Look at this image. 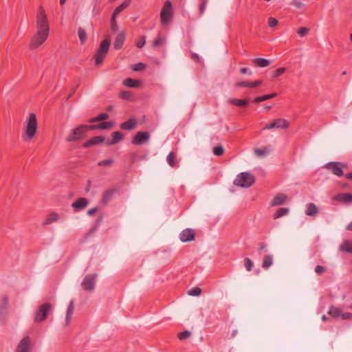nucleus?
Segmentation results:
<instances>
[{
	"mask_svg": "<svg viewBox=\"0 0 352 352\" xmlns=\"http://www.w3.org/2000/svg\"><path fill=\"white\" fill-rule=\"evenodd\" d=\"M146 65L142 63H139L133 65V69L134 71H142L145 69Z\"/></svg>",
	"mask_w": 352,
	"mask_h": 352,
	"instance_id": "864d4df0",
	"label": "nucleus"
},
{
	"mask_svg": "<svg viewBox=\"0 0 352 352\" xmlns=\"http://www.w3.org/2000/svg\"><path fill=\"white\" fill-rule=\"evenodd\" d=\"M78 34L81 44H83L87 41V33L82 28H79L78 30Z\"/></svg>",
	"mask_w": 352,
	"mask_h": 352,
	"instance_id": "c9c22d12",
	"label": "nucleus"
},
{
	"mask_svg": "<svg viewBox=\"0 0 352 352\" xmlns=\"http://www.w3.org/2000/svg\"><path fill=\"white\" fill-rule=\"evenodd\" d=\"M229 102L232 104L236 105L240 107H245L248 104V99H230Z\"/></svg>",
	"mask_w": 352,
	"mask_h": 352,
	"instance_id": "cd10ccee",
	"label": "nucleus"
},
{
	"mask_svg": "<svg viewBox=\"0 0 352 352\" xmlns=\"http://www.w3.org/2000/svg\"><path fill=\"white\" fill-rule=\"evenodd\" d=\"M191 336V333L190 331H188V330H186V331H184L182 332H180L179 334H178V338L180 340H186L188 338H190Z\"/></svg>",
	"mask_w": 352,
	"mask_h": 352,
	"instance_id": "ea45409f",
	"label": "nucleus"
},
{
	"mask_svg": "<svg viewBox=\"0 0 352 352\" xmlns=\"http://www.w3.org/2000/svg\"><path fill=\"white\" fill-rule=\"evenodd\" d=\"M289 126L287 120L283 118H278L274 120L272 122L267 124L263 129H287Z\"/></svg>",
	"mask_w": 352,
	"mask_h": 352,
	"instance_id": "9d476101",
	"label": "nucleus"
},
{
	"mask_svg": "<svg viewBox=\"0 0 352 352\" xmlns=\"http://www.w3.org/2000/svg\"><path fill=\"white\" fill-rule=\"evenodd\" d=\"M267 23L270 28H274L278 24V20L274 17H270Z\"/></svg>",
	"mask_w": 352,
	"mask_h": 352,
	"instance_id": "603ef678",
	"label": "nucleus"
},
{
	"mask_svg": "<svg viewBox=\"0 0 352 352\" xmlns=\"http://www.w3.org/2000/svg\"><path fill=\"white\" fill-rule=\"evenodd\" d=\"M109 117V114H107L106 113H100L98 116L89 119V122L94 123V122H97L99 121L105 120L108 119Z\"/></svg>",
	"mask_w": 352,
	"mask_h": 352,
	"instance_id": "473e14b6",
	"label": "nucleus"
},
{
	"mask_svg": "<svg viewBox=\"0 0 352 352\" xmlns=\"http://www.w3.org/2000/svg\"><path fill=\"white\" fill-rule=\"evenodd\" d=\"M201 289L199 287H195L192 288L191 289H190L188 291V294L190 296H198L201 294Z\"/></svg>",
	"mask_w": 352,
	"mask_h": 352,
	"instance_id": "58836bf2",
	"label": "nucleus"
},
{
	"mask_svg": "<svg viewBox=\"0 0 352 352\" xmlns=\"http://www.w3.org/2000/svg\"><path fill=\"white\" fill-rule=\"evenodd\" d=\"M345 250L348 252L352 253V248H346Z\"/></svg>",
	"mask_w": 352,
	"mask_h": 352,
	"instance_id": "774afa93",
	"label": "nucleus"
},
{
	"mask_svg": "<svg viewBox=\"0 0 352 352\" xmlns=\"http://www.w3.org/2000/svg\"><path fill=\"white\" fill-rule=\"evenodd\" d=\"M114 161L113 159H107L104 160H102L98 162V165L99 166H109L113 164Z\"/></svg>",
	"mask_w": 352,
	"mask_h": 352,
	"instance_id": "c03bdc74",
	"label": "nucleus"
},
{
	"mask_svg": "<svg viewBox=\"0 0 352 352\" xmlns=\"http://www.w3.org/2000/svg\"><path fill=\"white\" fill-rule=\"evenodd\" d=\"M96 278H97L96 274H91L87 275L84 278V279L81 283L82 288L85 291H87V292L93 291L95 288V283H96Z\"/></svg>",
	"mask_w": 352,
	"mask_h": 352,
	"instance_id": "1a4fd4ad",
	"label": "nucleus"
},
{
	"mask_svg": "<svg viewBox=\"0 0 352 352\" xmlns=\"http://www.w3.org/2000/svg\"><path fill=\"white\" fill-rule=\"evenodd\" d=\"M36 33L32 37L30 48L35 50L45 42L49 36L50 27L44 8L41 6L36 15Z\"/></svg>",
	"mask_w": 352,
	"mask_h": 352,
	"instance_id": "f257e3e1",
	"label": "nucleus"
},
{
	"mask_svg": "<svg viewBox=\"0 0 352 352\" xmlns=\"http://www.w3.org/2000/svg\"><path fill=\"white\" fill-rule=\"evenodd\" d=\"M8 305V297L7 296H2L1 304L0 305V312L2 310L6 309Z\"/></svg>",
	"mask_w": 352,
	"mask_h": 352,
	"instance_id": "a19ab883",
	"label": "nucleus"
},
{
	"mask_svg": "<svg viewBox=\"0 0 352 352\" xmlns=\"http://www.w3.org/2000/svg\"><path fill=\"white\" fill-rule=\"evenodd\" d=\"M116 17L117 16H114V15L112 14L111 19V30L113 32H116L118 30V25L116 20Z\"/></svg>",
	"mask_w": 352,
	"mask_h": 352,
	"instance_id": "37998d69",
	"label": "nucleus"
},
{
	"mask_svg": "<svg viewBox=\"0 0 352 352\" xmlns=\"http://www.w3.org/2000/svg\"><path fill=\"white\" fill-rule=\"evenodd\" d=\"M137 126V120L135 118H132L129 119L127 121L122 123L120 126V129L122 130H133Z\"/></svg>",
	"mask_w": 352,
	"mask_h": 352,
	"instance_id": "f3484780",
	"label": "nucleus"
},
{
	"mask_svg": "<svg viewBox=\"0 0 352 352\" xmlns=\"http://www.w3.org/2000/svg\"><path fill=\"white\" fill-rule=\"evenodd\" d=\"M289 212V208H280L277 210L276 213L274 214L273 218L274 219H278L281 217H283L287 214Z\"/></svg>",
	"mask_w": 352,
	"mask_h": 352,
	"instance_id": "72a5a7b5",
	"label": "nucleus"
},
{
	"mask_svg": "<svg viewBox=\"0 0 352 352\" xmlns=\"http://www.w3.org/2000/svg\"><path fill=\"white\" fill-rule=\"evenodd\" d=\"M286 71L285 67H280L275 70L273 73V78H276L283 74Z\"/></svg>",
	"mask_w": 352,
	"mask_h": 352,
	"instance_id": "09e8293b",
	"label": "nucleus"
},
{
	"mask_svg": "<svg viewBox=\"0 0 352 352\" xmlns=\"http://www.w3.org/2000/svg\"><path fill=\"white\" fill-rule=\"evenodd\" d=\"M309 32V28H304V27H302V28H300L298 30H297V33L301 36V37H303L305 36H306Z\"/></svg>",
	"mask_w": 352,
	"mask_h": 352,
	"instance_id": "8fccbe9b",
	"label": "nucleus"
},
{
	"mask_svg": "<svg viewBox=\"0 0 352 352\" xmlns=\"http://www.w3.org/2000/svg\"><path fill=\"white\" fill-rule=\"evenodd\" d=\"M328 314L333 318H338L341 314V310L338 307L332 306L330 307Z\"/></svg>",
	"mask_w": 352,
	"mask_h": 352,
	"instance_id": "e433bc0d",
	"label": "nucleus"
},
{
	"mask_svg": "<svg viewBox=\"0 0 352 352\" xmlns=\"http://www.w3.org/2000/svg\"><path fill=\"white\" fill-rule=\"evenodd\" d=\"M270 151L271 147L269 146L263 148H256L254 151V153L258 157L266 156Z\"/></svg>",
	"mask_w": 352,
	"mask_h": 352,
	"instance_id": "a878e982",
	"label": "nucleus"
},
{
	"mask_svg": "<svg viewBox=\"0 0 352 352\" xmlns=\"http://www.w3.org/2000/svg\"><path fill=\"white\" fill-rule=\"evenodd\" d=\"M176 155L173 152H170L167 156V162L173 168L177 167L178 164L175 162Z\"/></svg>",
	"mask_w": 352,
	"mask_h": 352,
	"instance_id": "f704fd0d",
	"label": "nucleus"
},
{
	"mask_svg": "<svg viewBox=\"0 0 352 352\" xmlns=\"http://www.w3.org/2000/svg\"><path fill=\"white\" fill-rule=\"evenodd\" d=\"M346 165L339 162H330L324 166V168L329 170L336 176L341 177L344 175L342 168Z\"/></svg>",
	"mask_w": 352,
	"mask_h": 352,
	"instance_id": "6e6552de",
	"label": "nucleus"
},
{
	"mask_svg": "<svg viewBox=\"0 0 352 352\" xmlns=\"http://www.w3.org/2000/svg\"><path fill=\"white\" fill-rule=\"evenodd\" d=\"M191 58L196 62V63H199L200 59H199V57L198 56V54H195V53H192L191 54Z\"/></svg>",
	"mask_w": 352,
	"mask_h": 352,
	"instance_id": "052dcab7",
	"label": "nucleus"
},
{
	"mask_svg": "<svg viewBox=\"0 0 352 352\" xmlns=\"http://www.w3.org/2000/svg\"><path fill=\"white\" fill-rule=\"evenodd\" d=\"M342 318L344 319V320H348V319H351L352 318V314L351 313H344L343 314H342Z\"/></svg>",
	"mask_w": 352,
	"mask_h": 352,
	"instance_id": "13d9d810",
	"label": "nucleus"
},
{
	"mask_svg": "<svg viewBox=\"0 0 352 352\" xmlns=\"http://www.w3.org/2000/svg\"><path fill=\"white\" fill-rule=\"evenodd\" d=\"M51 309L52 305L50 303H44L39 306L35 313L34 321L36 322L44 321Z\"/></svg>",
	"mask_w": 352,
	"mask_h": 352,
	"instance_id": "423d86ee",
	"label": "nucleus"
},
{
	"mask_svg": "<svg viewBox=\"0 0 352 352\" xmlns=\"http://www.w3.org/2000/svg\"><path fill=\"white\" fill-rule=\"evenodd\" d=\"M165 42V38H162L160 35L157 36L156 39L153 41V47H157Z\"/></svg>",
	"mask_w": 352,
	"mask_h": 352,
	"instance_id": "79ce46f5",
	"label": "nucleus"
},
{
	"mask_svg": "<svg viewBox=\"0 0 352 352\" xmlns=\"http://www.w3.org/2000/svg\"><path fill=\"white\" fill-rule=\"evenodd\" d=\"M90 126L87 124H80L71 130L67 135L65 140L67 142H73L80 141L87 136L88 131H91Z\"/></svg>",
	"mask_w": 352,
	"mask_h": 352,
	"instance_id": "7ed1b4c3",
	"label": "nucleus"
},
{
	"mask_svg": "<svg viewBox=\"0 0 352 352\" xmlns=\"http://www.w3.org/2000/svg\"><path fill=\"white\" fill-rule=\"evenodd\" d=\"M146 43V36H142L136 43V46L138 48H142Z\"/></svg>",
	"mask_w": 352,
	"mask_h": 352,
	"instance_id": "3c124183",
	"label": "nucleus"
},
{
	"mask_svg": "<svg viewBox=\"0 0 352 352\" xmlns=\"http://www.w3.org/2000/svg\"><path fill=\"white\" fill-rule=\"evenodd\" d=\"M236 334H237V331H236V330H234V331L232 332L231 337H232V338H234Z\"/></svg>",
	"mask_w": 352,
	"mask_h": 352,
	"instance_id": "338daca9",
	"label": "nucleus"
},
{
	"mask_svg": "<svg viewBox=\"0 0 352 352\" xmlns=\"http://www.w3.org/2000/svg\"><path fill=\"white\" fill-rule=\"evenodd\" d=\"M124 85L128 87H138L140 85V81L138 80L127 78L123 81Z\"/></svg>",
	"mask_w": 352,
	"mask_h": 352,
	"instance_id": "bb28decb",
	"label": "nucleus"
},
{
	"mask_svg": "<svg viewBox=\"0 0 352 352\" xmlns=\"http://www.w3.org/2000/svg\"><path fill=\"white\" fill-rule=\"evenodd\" d=\"M244 265L248 271H251L253 267V262L249 258H245L244 259Z\"/></svg>",
	"mask_w": 352,
	"mask_h": 352,
	"instance_id": "49530a36",
	"label": "nucleus"
},
{
	"mask_svg": "<svg viewBox=\"0 0 352 352\" xmlns=\"http://www.w3.org/2000/svg\"><path fill=\"white\" fill-rule=\"evenodd\" d=\"M346 177L350 180H352V173H348L346 175Z\"/></svg>",
	"mask_w": 352,
	"mask_h": 352,
	"instance_id": "69168bd1",
	"label": "nucleus"
},
{
	"mask_svg": "<svg viewBox=\"0 0 352 352\" xmlns=\"http://www.w3.org/2000/svg\"><path fill=\"white\" fill-rule=\"evenodd\" d=\"M255 182L254 177L249 173L243 172L237 175L234 184L242 188H249Z\"/></svg>",
	"mask_w": 352,
	"mask_h": 352,
	"instance_id": "39448f33",
	"label": "nucleus"
},
{
	"mask_svg": "<svg viewBox=\"0 0 352 352\" xmlns=\"http://www.w3.org/2000/svg\"><path fill=\"white\" fill-rule=\"evenodd\" d=\"M195 232L194 230L186 228L179 234V239L182 242L192 241L195 239Z\"/></svg>",
	"mask_w": 352,
	"mask_h": 352,
	"instance_id": "ddd939ff",
	"label": "nucleus"
},
{
	"mask_svg": "<svg viewBox=\"0 0 352 352\" xmlns=\"http://www.w3.org/2000/svg\"><path fill=\"white\" fill-rule=\"evenodd\" d=\"M119 96L120 98L124 99V100H131V94L130 91H122L120 93Z\"/></svg>",
	"mask_w": 352,
	"mask_h": 352,
	"instance_id": "de8ad7c7",
	"label": "nucleus"
},
{
	"mask_svg": "<svg viewBox=\"0 0 352 352\" xmlns=\"http://www.w3.org/2000/svg\"><path fill=\"white\" fill-rule=\"evenodd\" d=\"M213 153L217 156H221L224 153V148L222 146H217L214 147Z\"/></svg>",
	"mask_w": 352,
	"mask_h": 352,
	"instance_id": "a18cd8bd",
	"label": "nucleus"
},
{
	"mask_svg": "<svg viewBox=\"0 0 352 352\" xmlns=\"http://www.w3.org/2000/svg\"><path fill=\"white\" fill-rule=\"evenodd\" d=\"M129 6V3L126 1L123 2L121 5L118 6L113 11V15L117 16L123 10H124Z\"/></svg>",
	"mask_w": 352,
	"mask_h": 352,
	"instance_id": "4c0bfd02",
	"label": "nucleus"
},
{
	"mask_svg": "<svg viewBox=\"0 0 352 352\" xmlns=\"http://www.w3.org/2000/svg\"><path fill=\"white\" fill-rule=\"evenodd\" d=\"M59 219V214L55 212H51L47 216L45 221L43 222L44 225L50 224L53 222H56Z\"/></svg>",
	"mask_w": 352,
	"mask_h": 352,
	"instance_id": "c756f323",
	"label": "nucleus"
},
{
	"mask_svg": "<svg viewBox=\"0 0 352 352\" xmlns=\"http://www.w3.org/2000/svg\"><path fill=\"white\" fill-rule=\"evenodd\" d=\"M31 339L29 336H25L18 344L15 352H31Z\"/></svg>",
	"mask_w": 352,
	"mask_h": 352,
	"instance_id": "9b49d317",
	"label": "nucleus"
},
{
	"mask_svg": "<svg viewBox=\"0 0 352 352\" xmlns=\"http://www.w3.org/2000/svg\"><path fill=\"white\" fill-rule=\"evenodd\" d=\"M111 140H107L106 142V144L107 146H111L118 142H120L123 138V134L120 131H115L111 134Z\"/></svg>",
	"mask_w": 352,
	"mask_h": 352,
	"instance_id": "a211bd4d",
	"label": "nucleus"
},
{
	"mask_svg": "<svg viewBox=\"0 0 352 352\" xmlns=\"http://www.w3.org/2000/svg\"><path fill=\"white\" fill-rule=\"evenodd\" d=\"M118 192L117 188H112L105 190L102 195V203L107 204L111 199L113 195Z\"/></svg>",
	"mask_w": 352,
	"mask_h": 352,
	"instance_id": "aec40b11",
	"label": "nucleus"
},
{
	"mask_svg": "<svg viewBox=\"0 0 352 352\" xmlns=\"http://www.w3.org/2000/svg\"><path fill=\"white\" fill-rule=\"evenodd\" d=\"M173 16L172 3L169 0L165 1L164 5L162 9L160 17L161 21L163 24H167L170 21Z\"/></svg>",
	"mask_w": 352,
	"mask_h": 352,
	"instance_id": "0eeeda50",
	"label": "nucleus"
},
{
	"mask_svg": "<svg viewBox=\"0 0 352 352\" xmlns=\"http://www.w3.org/2000/svg\"><path fill=\"white\" fill-rule=\"evenodd\" d=\"M287 197L285 194L278 193L272 200L270 205L272 206L282 205L287 199Z\"/></svg>",
	"mask_w": 352,
	"mask_h": 352,
	"instance_id": "412c9836",
	"label": "nucleus"
},
{
	"mask_svg": "<svg viewBox=\"0 0 352 352\" xmlns=\"http://www.w3.org/2000/svg\"><path fill=\"white\" fill-rule=\"evenodd\" d=\"M265 248H266V244L261 243L259 245L258 250H259V252H262V251H264Z\"/></svg>",
	"mask_w": 352,
	"mask_h": 352,
	"instance_id": "680f3d73",
	"label": "nucleus"
},
{
	"mask_svg": "<svg viewBox=\"0 0 352 352\" xmlns=\"http://www.w3.org/2000/svg\"><path fill=\"white\" fill-rule=\"evenodd\" d=\"M206 4H207V0H203L202 3H201L200 7H199L200 13H203L204 12Z\"/></svg>",
	"mask_w": 352,
	"mask_h": 352,
	"instance_id": "4d7b16f0",
	"label": "nucleus"
},
{
	"mask_svg": "<svg viewBox=\"0 0 352 352\" xmlns=\"http://www.w3.org/2000/svg\"><path fill=\"white\" fill-rule=\"evenodd\" d=\"M277 95L276 93H273V94H267V95H263V96H258V97H256L254 99V102L255 103H258V102H263V101H265V100H269V99H271V98H274V97H276Z\"/></svg>",
	"mask_w": 352,
	"mask_h": 352,
	"instance_id": "7c9ffc66",
	"label": "nucleus"
},
{
	"mask_svg": "<svg viewBox=\"0 0 352 352\" xmlns=\"http://www.w3.org/2000/svg\"><path fill=\"white\" fill-rule=\"evenodd\" d=\"M125 41V34L124 32H120L115 38L113 47L118 50L122 48Z\"/></svg>",
	"mask_w": 352,
	"mask_h": 352,
	"instance_id": "6ab92c4d",
	"label": "nucleus"
},
{
	"mask_svg": "<svg viewBox=\"0 0 352 352\" xmlns=\"http://www.w3.org/2000/svg\"><path fill=\"white\" fill-rule=\"evenodd\" d=\"M326 271V269L322 265H316L315 268V272L317 274L320 275L322 273H324Z\"/></svg>",
	"mask_w": 352,
	"mask_h": 352,
	"instance_id": "6e6d98bb",
	"label": "nucleus"
},
{
	"mask_svg": "<svg viewBox=\"0 0 352 352\" xmlns=\"http://www.w3.org/2000/svg\"><path fill=\"white\" fill-rule=\"evenodd\" d=\"M335 199L340 201L344 203L352 202V194L351 193H340L335 197Z\"/></svg>",
	"mask_w": 352,
	"mask_h": 352,
	"instance_id": "5701e85b",
	"label": "nucleus"
},
{
	"mask_svg": "<svg viewBox=\"0 0 352 352\" xmlns=\"http://www.w3.org/2000/svg\"><path fill=\"white\" fill-rule=\"evenodd\" d=\"M98 210V208L97 207H95V208H91L89 209L88 211H87V214L89 215V216H91L93 215L94 214H95L96 212V211Z\"/></svg>",
	"mask_w": 352,
	"mask_h": 352,
	"instance_id": "bf43d9fd",
	"label": "nucleus"
},
{
	"mask_svg": "<svg viewBox=\"0 0 352 352\" xmlns=\"http://www.w3.org/2000/svg\"><path fill=\"white\" fill-rule=\"evenodd\" d=\"M111 44V40L109 38H106L103 40L97 50L94 57L96 65H100L104 60L106 55L107 54Z\"/></svg>",
	"mask_w": 352,
	"mask_h": 352,
	"instance_id": "20e7f679",
	"label": "nucleus"
},
{
	"mask_svg": "<svg viewBox=\"0 0 352 352\" xmlns=\"http://www.w3.org/2000/svg\"><path fill=\"white\" fill-rule=\"evenodd\" d=\"M253 63L258 67H266L270 65V61L264 58H256L252 59Z\"/></svg>",
	"mask_w": 352,
	"mask_h": 352,
	"instance_id": "b1692460",
	"label": "nucleus"
},
{
	"mask_svg": "<svg viewBox=\"0 0 352 352\" xmlns=\"http://www.w3.org/2000/svg\"><path fill=\"white\" fill-rule=\"evenodd\" d=\"M150 138V133L147 131H138L133 138L131 143L134 145H142L147 142Z\"/></svg>",
	"mask_w": 352,
	"mask_h": 352,
	"instance_id": "f8f14e48",
	"label": "nucleus"
},
{
	"mask_svg": "<svg viewBox=\"0 0 352 352\" xmlns=\"http://www.w3.org/2000/svg\"><path fill=\"white\" fill-rule=\"evenodd\" d=\"M318 212V208L313 203H309L307 205L306 214L308 216H316Z\"/></svg>",
	"mask_w": 352,
	"mask_h": 352,
	"instance_id": "393cba45",
	"label": "nucleus"
},
{
	"mask_svg": "<svg viewBox=\"0 0 352 352\" xmlns=\"http://www.w3.org/2000/svg\"><path fill=\"white\" fill-rule=\"evenodd\" d=\"M88 204L89 201L87 199L81 197L73 202L72 206L74 208L75 211L78 212L86 208Z\"/></svg>",
	"mask_w": 352,
	"mask_h": 352,
	"instance_id": "4468645a",
	"label": "nucleus"
},
{
	"mask_svg": "<svg viewBox=\"0 0 352 352\" xmlns=\"http://www.w3.org/2000/svg\"><path fill=\"white\" fill-rule=\"evenodd\" d=\"M291 4L298 9L302 8L305 6V4L298 0H293Z\"/></svg>",
	"mask_w": 352,
	"mask_h": 352,
	"instance_id": "5fc2aeb1",
	"label": "nucleus"
},
{
	"mask_svg": "<svg viewBox=\"0 0 352 352\" xmlns=\"http://www.w3.org/2000/svg\"><path fill=\"white\" fill-rule=\"evenodd\" d=\"M248 72V69L246 68V67H242V68L240 69V72L242 74H247Z\"/></svg>",
	"mask_w": 352,
	"mask_h": 352,
	"instance_id": "e2e57ef3",
	"label": "nucleus"
},
{
	"mask_svg": "<svg viewBox=\"0 0 352 352\" xmlns=\"http://www.w3.org/2000/svg\"><path fill=\"white\" fill-rule=\"evenodd\" d=\"M113 125V124L112 122H102L98 124L89 125V129L91 131L96 129H108L112 128Z\"/></svg>",
	"mask_w": 352,
	"mask_h": 352,
	"instance_id": "4be33fe9",
	"label": "nucleus"
},
{
	"mask_svg": "<svg viewBox=\"0 0 352 352\" xmlns=\"http://www.w3.org/2000/svg\"><path fill=\"white\" fill-rule=\"evenodd\" d=\"M262 80H258L254 82L241 81L235 83L236 87H258L262 83Z\"/></svg>",
	"mask_w": 352,
	"mask_h": 352,
	"instance_id": "dca6fc26",
	"label": "nucleus"
},
{
	"mask_svg": "<svg viewBox=\"0 0 352 352\" xmlns=\"http://www.w3.org/2000/svg\"><path fill=\"white\" fill-rule=\"evenodd\" d=\"M37 129L38 122L36 114L30 113L24 122L23 140L26 142L32 140L37 132Z\"/></svg>",
	"mask_w": 352,
	"mask_h": 352,
	"instance_id": "f03ea898",
	"label": "nucleus"
},
{
	"mask_svg": "<svg viewBox=\"0 0 352 352\" xmlns=\"http://www.w3.org/2000/svg\"><path fill=\"white\" fill-rule=\"evenodd\" d=\"M74 313V300H72L67 307L65 317L66 325L69 323L72 316Z\"/></svg>",
	"mask_w": 352,
	"mask_h": 352,
	"instance_id": "2f4dec72",
	"label": "nucleus"
},
{
	"mask_svg": "<svg viewBox=\"0 0 352 352\" xmlns=\"http://www.w3.org/2000/svg\"><path fill=\"white\" fill-rule=\"evenodd\" d=\"M105 138L103 136H95L85 142L82 146L88 148L94 145L100 144L104 142Z\"/></svg>",
	"mask_w": 352,
	"mask_h": 352,
	"instance_id": "2eb2a0df",
	"label": "nucleus"
},
{
	"mask_svg": "<svg viewBox=\"0 0 352 352\" xmlns=\"http://www.w3.org/2000/svg\"><path fill=\"white\" fill-rule=\"evenodd\" d=\"M94 232V228H92L89 233L85 236V238L89 237L91 234H92Z\"/></svg>",
	"mask_w": 352,
	"mask_h": 352,
	"instance_id": "0e129e2a",
	"label": "nucleus"
},
{
	"mask_svg": "<svg viewBox=\"0 0 352 352\" xmlns=\"http://www.w3.org/2000/svg\"><path fill=\"white\" fill-rule=\"evenodd\" d=\"M273 264V256L272 255H265L263 259L262 267L268 269Z\"/></svg>",
	"mask_w": 352,
	"mask_h": 352,
	"instance_id": "c85d7f7f",
	"label": "nucleus"
}]
</instances>
